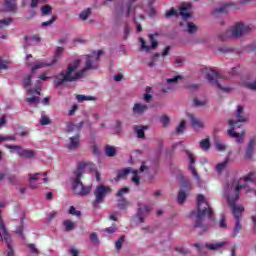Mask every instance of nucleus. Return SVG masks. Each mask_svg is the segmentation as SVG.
Instances as JSON below:
<instances>
[{"instance_id":"nucleus-1","label":"nucleus","mask_w":256,"mask_h":256,"mask_svg":"<svg viewBox=\"0 0 256 256\" xmlns=\"http://www.w3.org/2000/svg\"><path fill=\"white\" fill-rule=\"evenodd\" d=\"M103 55V51L93 52L91 55H85L80 58L74 59L70 62L61 73L55 76L54 83L57 87L63 83H73L78 79H83L91 69L99 67V57Z\"/></svg>"},{"instance_id":"nucleus-59","label":"nucleus","mask_w":256,"mask_h":256,"mask_svg":"<svg viewBox=\"0 0 256 256\" xmlns=\"http://www.w3.org/2000/svg\"><path fill=\"white\" fill-rule=\"evenodd\" d=\"M45 0H31V7L34 9V7H37L39 3H43Z\"/></svg>"},{"instance_id":"nucleus-46","label":"nucleus","mask_w":256,"mask_h":256,"mask_svg":"<svg viewBox=\"0 0 256 256\" xmlns=\"http://www.w3.org/2000/svg\"><path fill=\"white\" fill-rule=\"evenodd\" d=\"M51 77L47 75V72H44L38 76V83L41 84V81H49Z\"/></svg>"},{"instance_id":"nucleus-25","label":"nucleus","mask_w":256,"mask_h":256,"mask_svg":"<svg viewBox=\"0 0 256 256\" xmlns=\"http://www.w3.org/2000/svg\"><path fill=\"white\" fill-rule=\"evenodd\" d=\"M69 143L67 145L68 149H77L79 147V134L69 138Z\"/></svg>"},{"instance_id":"nucleus-12","label":"nucleus","mask_w":256,"mask_h":256,"mask_svg":"<svg viewBox=\"0 0 256 256\" xmlns=\"http://www.w3.org/2000/svg\"><path fill=\"white\" fill-rule=\"evenodd\" d=\"M135 3V0H128V3L122 6H117L116 11L118 15L123 17H129L131 15V6Z\"/></svg>"},{"instance_id":"nucleus-33","label":"nucleus","mask_w":256,"mask_h":256,"mask_svg":"<svg viewBox=\"0 0 256 256\" xmlns=\"http://www.w3.org/2000/svg\"><path fill=\"white\" fill-rule=\"evenodd\" d=\"M63 225L67 231H73V229H75V222L71 220H65Z\"/></svg>"},{"instance_id":"nucleus-57","label":"nucleus","mask_w":256,"mask_h":256,"mask_svg":"<svg viewBox=\"0 0 256 256\" xmlns=\"http://www.w3.org/2000/svg\"><path fill=\"white\" fill-rule=\"evenodd\" d=\"M75 129H77V131H79V127L75 124H71L69 123L67 125V131L70 133L71 131H75Z\"/></svg>"},{"instance_id":"nucleus-44","label":"nucleus","mask_w":256,"mask_h":256,"mask_svg":"<svg viewBox=\"0 0 256 256\" xmlns=\"http://www.w3.org/2000/svg\"><path fill=\"white\" fill-rule=\"evenodd\" d=\"M68 213L70 215H74L75 217H81V211L74 208V206H71L68 210Z\"/></svg>"},{"instance_id":"nucleus-10","label":"nucleus","mask_w":256,"mask_h":256,"mask_svg":"<svg viewBox=\"0 0 256 256\" xmlns=\"http://www.w3.org/2000/svg\"><path fill=\"white\" fill-rule=\"evenodd\" d=\"M41 175L44 177L42 179V182L44 183H49V179L45 177L47 174L46 173H35V174H29V181H30V189H39V185H41Z\"/></svg>"},{"instance_id":"nucleus-48","label":"nucleus","mask_w":256,"mask_h":256,"mask_svg":"<svg viewBox=\"0 0 256 256\" xmlns=\"http://www.w3.org/2000/svg\"><path fill=\"white\" fill-rule=\"evenodd\" d=\"M123 243H125V238L122 236L116 241L115 247L117 251H119L121 247H123Z\"/></svg>"},{"instance_id":"nucleus-30","label":"nucleus","mask_w":256,"mask_h":256,"mask_svg":"<svg viewBox=\"0 0 256 256\" xmlns=\"http://www.w3.org/2000/svg\"><path fill=\"white\" fill-rule=\"evenodd\" d=\"M105 153H106L107 157H115L117 150H115V147L108 145L105 148Z\"/></svg>"},{"instance_id":"nucleus-47","label":"nucleus","mask_w":256,"mask_h":256,"mask_svg":"<svg viewBox=\"0 0 256 256\" xmlns=\"http://www.w3.org/2000/svg\"><path fill=\"white\" fill-rule=\"evenodd\" d=\"M25 40L28 42V43H39V41H41V38H39L37 35L35 36H32V37H26Z\"/></svg>"},{"instance_id":"nucleus-50","label":"nucleus","mask_w":256,"mask_h":256,"mask_svg":"<svg viewBox=\"0 0 256 256\" xmlns=\"http://www.w3.org/2000/svg\"><path fill=\"white\" fill-rule=\"evenodd\" d=\"M3 141H15V136L0 135V143H3Z\"/></svg>"},{"instance_id":"nucleus-21","label":"nucleus","mask_w":256,"mask_h":256,"mask_svg":"<svg viewBox=\"0 0 256 256\" xmlns=\"http://www.w3.org/2000/svg\"><path fill=\"white\" fill-rule=\"evenodd\" d=\"M149 39L151 42V47L145 45V40H143V38H139V42L141 43V49H143V51H151V49H155V47H157V40H155V35L150 34Z\"/></svg>"},{"instance_id":"nucleus-19","label":"nucleus","mask_w":256,"mask_h":256,"mask_svg":"<svg viewBox=\"0 0 256 256\" xmlns=\"http://www.w3.org/2000/svg\"><path fill=\"white\" fill-rule=\"evenodd\" d=\"M187 117L190 120L193 129H203V127H205V123L203 122V120L195 117V115L188 113Z\"/></svg>"},{"instance_id":"nucleus-17","label":"nucleus","mask_w":256,"mask_h":256,"mask_svg":"<svg viewBox=\"0 0 256 256\" xmlns=\"http://www.w3.org/2000/svg\"><path fill=\"white\" fill-rule=\"evenodd\" d=\"M255 149H256V139L252 138L250 139L246 150H245V159H253V155H255Z\"/></svg>"},{"instance_id":"nucleus-5","label":"nucleus","mask_w":256,"mask_h":256,"mask_svg":"<svg viewBox=\"0 0 256 256\" xmlns=\"http://www.w3.org/2000/svg\"><path fill=\"white\" fill-rule=\"evenodd\" d=\"M255 29V26L251 23L236 22L232 25L224 36H220L221 39H239L244 35L251 33Z\"/></svg>"},{"instance_id":"nucleus-28","label":"nucleus","mask_w":256,"mask_h":256,"mask_svg":"<svg viewBox=\"0 0 256 256\" xmlns=\"http://www.w3.org/2000/svg\"><path fill=\"white\" fill-rule=\"evenodd\" d=\"M145 129H147V126H134V131L139 139L145 137Z\"/></svg>"},{"instance_id":"nucleus-8","label":"nucleus","mask_w":256,"mask_h":256,"mask_svg":"<svg viewBox=\"0 0 256 256\" xmlns=\"http://www.w3.org/2000/svg\"><path fill=\"white\" fill-rule=\"evenodd\" d=\"M147 166H145V163H143L140 167V170H133L132 168H125L123 170L118 171L117 178L115 181H119L120 179H125L129 173L132 174L131 181L134 183V185H139L140 183V177L139 173H144V171H147Z\"/></svg>"},{"instance_id":"nucleus-15","label":"nucleus","mask_w":256,"mask_h":256,"mask_svg":"<svg viewBox=\"0 0 256 256\" xmlns=\"http://www.w3.org/2000/svg\"><path fill=\"white\" fill-rule=\"evenodd\" d=\"M55 60H38L32 66V73H35L38 69H44V67H53Z\"/></svg>"},{"instance_id":"nucleus-11","label":"nucleus","mask_w":256,"mask_h":256,"mask_svg":"<svg viewBox=\"0 0 256 256\" xmlns=\"http://www.w3.org/2000/svg\"><path fill=\"white\" fill-rule=\"evenodd\" d=\"M183 79V76H174L173 78H168L166 83L162 87L163 93H167L168 91H173V89L177 88V81Z\"/></svg>"},{"instance_id":"nucleus-42","label":"nucleus","mask_w":256,"mask_h":256,"mask_svg":"<svg viewBox=\"0 0 256 256\" xmlns=\"http://www.w3.org/2000/svg\"><path fill=\"white\" fill-rule=\"evenodd\" d=\"M178 13L177 11L175 10V8H172L170 10H168L165 14V17L167 19H171V17H177Z\"/></svg>"},{"instance_id":"nucleus-31","label":"nucleus","mask_w":256,"mask_h":256,"mask_svg":"<svg viewBox=\"0 0 256 256\" xmlns=\"http://www.w3.org/2000/svg\"><path fill=\"white\" fill-rule=\"evenodd\" d=\"M229 163V158H226L222 163L216 165V171L221 173Z\"/></svg>"},{"instance_id":"nucleus-9","label":"nucleus","mask_w":256,"mask_h":256,"mask_svg":"<svg viewBox=\"0 0 256 256\" xmlns=\"http://www.w3.org/2000/svg\"><path fill=\"white\" fill-rule=\"evenodd\" d=\"M5 148L10 149L11 151H16L17 155H19V157H24V159H34L35 155H37L35 150L23 149V147L19 145L6 144Z\"/></svg>"},{"instance_id":"nucleus-43","label":"nucleus","mask_w":256,"mask_h":256,"mask_svg":"<svg viewBox=\"0 0 256 256\" xmlns=\"http://www.w3.org/2000/svg\"><path fill=\"white\" fill-rule=\"evenodd\" d=\"M228 9H229V4H224V5L216 8L215 13H227Z\"/></svg>"},{"instance_id":"nucleus-61","label":"nucleus","mask_w":256,"mask_h":256,"mask_svg":"<svg viewBox=\"0 0 256 256\" xmlns=\"http://www.w3.org/2000/svg\"><path fill=\"white\" fill-rule=\"evenodd\" d=\"M195 107H203L205 105V101H200L199 99H194Z\"/></svg>"},{"instance_id":"nucleus-4","label":"nucleus","mask_w":256,"mask_h":256,"mask_svg":"<svg viewBox=\"0 0 256 256\" xmlns=\"http://www.w3.org/2000/svg\"><path fill=\"white\" fill-rule=\"evenodd\" d=\"M88 166L89 164L87 162H80L72 178V191L75 195H80V197L89 195L91 189H93V185L84 186L83 182H81V175L85 173V169H87Z\"/></svg>"},{"instance_id":"nucleus-45","label":"nucleus","mask_w":256,"mask_h":256,"mask_svg":"<svg viewBox=\"0 0 256 256\" xmlns=\"http://www.w3.org/2000/svg\"><path fill=\"white\" fill-rule=\"evenodd\" d=\"M16 235H19L21 239H25L23 235V218H21V225L16 229Z\"/></svg>"},{"instance_id":"nucleus-51","label":"nucleus","mask_w":256,"mask_h":256,"mask_svg":"<svg viewBox=\"0 0 256 256\" xmlns=\"http://www.w3.org/2000/svg\"><path fill=\"white\" fill-rule=\"evenodd\" d=\"M31 79H33V74L28 75L27 78L24 79V87H29V85H31Z\"/></svg>"},{"instance_id":"nucleus-34","label":"nucleus","mask_w":256,"mask_h":256,"mask_svg":"<svg viewBox=\"0 0 256 256\" xmlns=\"http://www.w3.org/2000/svg\"><path fill=\"white\" fill-rule=\"evenodd\" d=\"M61 55H63V47H57L54 52V58L52 59V61H55V63H57V61H59V57H61Z\"/></svg>"},{"instance_id":"nucleus-55","label":"nucleus","mask_w":256,"mask_h":256,"mask_svg":"<svg viewBox=\"0 0 256 256\" xmlns=\"http://www.w3.org/2000/svg\"><path fill=\"white\" fill-rule=\"evenodd\" d=\"M160 121H161V123H162V125L164 126V127H167V125H169V117L168 116H162L161 118H160Z\"/></svg>"},{"instance_id":"nucleus-7","label":"nucleus","mask_w":256,"mask_h":256,"mask_svg":"<svg viewBox=\"0 0 256 256\" xmlns=\"http://www.w3.org/2000/svg\"><path fill=\"white\" fill-rule=\"evenodd\" d=\"M203 74L205 75L208 83L210 85H217L218 89H221V91H224V93H229L231 91V87H223L221 85V74H219L217 71L211 69V68H205L203 70Z\"/></svg>"},{"instance_id":"nucleus-16","label":"nucleus","mask_w":256,"mask_h":256,"mask_svg":"<svg viewBox=\"0 0 256 256\" xmlns=\"http://www.w3.org/2000/svg\"><path fill=\"white\" fill-rule=\"evenodd\" d=\"M27 95H32V97H28L26 101L30 103V105H37V103H39V95H41V90L30 89L28 90Z\"/></svg>"},{"instance_id":"nucleus-53","label":"nucleus","mask_w":256,"mask_h":256,"mask_svg":"<svg viewBox=\"0 0 256 256\" xmlns=\"http://www.w3.org/2000/svg\"><path fill=\"white\" fill-rule=\"evenodd\" d=\"M7 256H15V251H13V244H7Z\"/></svg>"},{"instance_id":"nucleus-38","label":"nucleus","mask_w":256,"mask_h":256,"mask_svg":"<svg viewBox=\"0 0 256 256\" xmlns=\"http://www.w3.org/2000/svg\"><path fill=\"white\" fill-rule=\"evenodd\" d=\"M186 125H187V122L185 120H182L181 123L179 124V126L176 129V133L178 135H181V133H183L185 131Z\"/></svg>"},{"instance_id":"nucleus-14","label":"nucleus","mask_w":256,"mask_h":256,"mask_svg":"<svg viewBox=\"0 0 256 256\" xmlns=\"http://www.w3.org/2000/svg\"><path fill=\"white\" fill-rule=\"evenodd\" d=\"M151 211V206L147 204H140L138 207L137 219L139 223H143L145 221V215Z\"/></svg>"},{"instance_id":"nucleus-26","label":"nucleus","mask_w":256,"mask_h":256,"mask_svg":"<svg viewBox=\"0 0 256 256\" xmlns=\"http://www.w3.org/2000/svg\"><path fill=\"white\" fill-rule=\"evenodd\" d=\"M17 10V4L15 3V0H5L4 2V11H16Z\"/></svg>"},{"instance_id":"nucleus-54","label":"nucleus","mask_w":256,"mask_h":256,"mask_svg":"<svg viewBox=\"0 0 256 256\" xmlns=\"http://www.w3.org/2000/svg\"><path fill=\"white\" fill-rule=\"evenodd\" d=\"M216 150L217 151H225V149H227V146H225V144L220 143V142H216Z\"/></svg>"},{"instance_id":"nucleus-22","label":"nucleus","mask_w":256,"mask_h":256,"mask_svg":"<svg viewBox=\"0 0 256 256\" xmlns=\"http://www.w3.org/2000/svg\"><path fill=\"white\" fill-rule=\"evenodd\" d=\"M0 230L2 231V239L5 241L6 245H11V234L7 232V228L5 227V224L3 222L0 223Z\"/></svg>"},{"instance_id":"nucleus-24","label":"nucleus","mask_w":256,"mask_h":256,"mask_svg":"<svg viewBox=\"0 0 256 256\" xmlns=\"http://www.w3.org/2000/svg\"><path fill=\"white\" fill-rule=\"evenodd\" d=\"M227 245V242H213V243H207L205 244V247L209 249L210 251H217L219 249H222V247H225Z\"/></svg>"},{"instance_id":"nucleus-18","label":"nucleus","mask_w":256,"mask_h":256,"mask_svg":"<svg viewBox=\"0 0 256 256\" xmlns=\"http://www.w3.org/2000/svg\"><path fill=\"white\" fill-rule=\"evenodd\" d=\"M191 3H183L180 7V16L184 21H187V19L191 18V9H192Z\"/></svg>"},{"instance_id":"nucleus-60","label":"nucleus","mask_w":256,"mask_h":256,"mask_svg":"<svg viewBox=\"0 0 256 256\" xmlns=\"http://www.w3.org/2000/svg\"><path fill=\"white\" fill-rule=\"evenodd\" d=\"M4 125H7V116H2L0 119V129H3Z\"/></svg>"},{"instance_id":"nucleus-62","label":"nucleus","mask_w":256,"mask_h":256,"mask_svg":"<svg viewBox=\"0 0 256 256\" xmlns=\"http://www.w3.org/2000/svg\"><path fill=\"white\" fill-rule=\"evenodd\" d=\"M28 247L31 253H36V254L39 253V250H37V247H35V244H29Z\"/></svg>"},{"instance_id":"nucleus-58","label":"nucleus","mask_w":256,"mask_h":256,"mask_svg":"<svg viewBox=\"0 0 256 256\" xmlns=\"http://www.w3.org/2000/svg\"><path fill=\"white\" fill-rule=\"evenodd\" d=\"M245 86L252 91H256V80L253 83H247Z\"/></svg>"},{"instance_id":"nucleus-39","label":"nucleus","mask_w":256,"mask_h":256,"mask_svg":"<svg viewBox=\"0 0 256 256\" xmlns=\"http://www.w3.org/2000/svg\"><path fill=\"white\" fill-rule=\"evenodd\" d=\"M51 123V119H49V116L42 113L41 119H40V125H49Z\"/></svg>"},{"instance_id":"nucleus-32","label":"nucleus","mask_w":256,"mask_h":256,"mask_svg":"<svg viewBox=\"0 0 256 256\" xmlns=\"http://www.w3.org/2000/svg\"><path fill=\"white\" fill-rule=\"evenodd\" d=\"M89 15H91V8H87L86 10H83L79 17L82 21H87L89 19Z\"/></svg>"},{"instance_id":"nucleus-27","label":"nucleus","mask_w":256,"mask_h":256,"mask_svg":"<svg viewBox=\"0 0 256 256\" xmlns=\"http://www.w3.org/2000/svg\"><path fill=\"white\" fill-rule=\"evenodd\" d=\"M187 27V32L188 33H195L197 31V26H195L193 23L191 22H180V27Z\"/></svg>"},{"instance_id":"nucleus-63","label":"nucleus","mask_w":256,"mask_h":256,"mask_svg":"<svg viewBox=\"0 0 256 256\" xmlns=\"http://www.w3.org/2000/svg\"><path fill=\"white\" fill-rule=\"evenodd\" d=\"M106 233H115V226H111L105 229Z\"/></svg>"},{"instance_id":"nucleus-35","label":"nucleus","mask_w":256,"mask_h":256,"mask_svg":"<svg viewBox=\"0 0 256 256\" xmlns=\"http://www.w3.org/2000/svg\"><path fill=\"white\" fill-rule=\"evenodd\" d=\"M185 199H187V192L181 189L178 193V203L180 204L185 203Z\"/></svg>"},{"instance_id":"nucleus-36","label":"nucleus","mask_w":256,"mask_h":256,"mask_svg":"<svg viewBox=\"0 0 256 256\" xmlns=\"http://www.w3.org/2000/svg\"><path fill=\"white\" fill-rule=\"evenodd\" d=\"M5 69H9V61L5 60L2 56H0V71Z\"/></svg>"},{"instance_id":"nucleus-49","label":"nucleus","mask_w":256,"mask_h":256,"mask_svg":"<svg viewBox=\"0 0 256 256\" xmlns=\"http://www.w3.org/2000/svg\"><path fill=\"white\" fill-rule=\"evenodd\" d=\"M151 87L146 88V94H144V101H146V103H149V101H151Z\"/></svg>"},{"instance_id":"nucleus-13","label":"nucleus","mask_w":256,"mask_h":256,"mask_svg":"<svg viewBox=\"0 0 256 256\" xmlns=\"http://www.w3.org/2000/svg\"><path fill=\"white\" fill-rule=\"evenodd\" d=\"M188 159H189V166L188 169L189 171H191L192 176L194 177V179H196L197 184L201 185V178L199 177V174L197 173V170L195 169V158L193 157V154L188 153Z\"/></svg>"},{"instance_id":"nucleus-2","label":"nucleus","mask_w":256,"mask_h":256,"mask_svg":"<svg viewBox=\"0 0 256 256\" xmlns=\"http://www.w3.org/2000/svg\"><path fill=\"white\" fill-rule=\"evenodd\" d=\"M235 119L236 120L228 121V125L231 129L227 131V134L229 137L236 139V143H243V139H245V130L242 129L239 131V129H241L239 123H247V121H249V117L243 112V106H237Z\"/></svg>"},{"instance_id":"nucleus-29","label":"nucleus","mask_w":256,"mask_h":256,"mask_svg":"<svg viewBox=\"0 0 256 256\" xmlns=\"http://www.w3.org/2000/svg\"><path fill=\"white\" fill-rule=\"evenodd\" d=\"M76 99L78 103H83V101H95L96 98L94 96L77 95Z\"/></svg>"},{"instance_id":"nucleus-6","label":"nucleus","mask_w":256,"mask_h":256,"mask_svg":"<svg viewBox=\"0 0 256 256\" xmlns=\"http://www.w3.org/2000/svg\"><path fill=\"white\" fill-rule=\"evenodd\" d=\"M113 189L111 186L100 184L94 190V200L92 201V206L94 209H99L101 203H105V198L107 195H111Z\"/></svg>"},{"instance_id":"nucleus-41","label":"nucleus","mask_w":256,"mask_h":256,"mask_svg":"<svg viewBox=\"0 0 256 256\" xmlns=\"http://www.w3.org/2000/svg\"><path fill=\"white\" fill-rule=\"evenodd\" d=\"M13 23V19L11 18H4L0 20V27H9Z\"/></svg>"},{"instance_id":"nucleus-64","label":"nucleus","mask_w":256,"mask_h":256,"mask_svg":"<svg viewBox=\"0 0 256 256\" xmlns=\"http://www.w3.org/2000/svg\"><path fill=\"white\" fill-rule=\"evenodd\" d=\"M70 253L72 256H79V250L75 249V248H72L70 250Z\"/></svg>"},{"instance_id":"nucleus-40","label":"nucleus","mask_w":256,"mask_h":256,"mask_svg":"<svg viewBox=\"0 0 256 256\" xmlns=\"http://www.w3.org/2000/svg\"><path fill=\"white\" fill-rule=\"evenodd\" d=\"M200 147L204 151H208V149L211 147V144L209 143V139H204L200 142Z\"/></svg>"},{"instance_id":"nucleus-23","label":"nucleus","mask_w":256,"mask_h":256,"mask_svg":"<svg viewBox=\"0 0 256 256\" xmlns=\"http://www.w3.org/2000/svg\"><path fill=\"white\" fill-rule=\"evenodd\" d=\"M148 109H149V106H147V104L136 103L134 104V107H133V113L135 115H143V113H145Z\"/></svg>"},{"instance_id":"nucleus-52","label":"nucleus","mask_w":256,"mask_h":256,"mask_svg":"<svg viewBox=\"0 0 256 256\" xmlns=\"http://www.w3.org/2000/svg\"><path fill=\"white\" fill-rule=\"evenodd\" d=\"M90 239L94 245H99V238L97 237V233H92L90 235Z\"/></svg>"},{"instance_id":"nucleus-20","label":"nucleus","mask_w":256,"mask_h":256,"mask_svg":"<svg viewBox=\"0 0 256 256\" xmlns=\"http://www.w3.org/2000/svg\"><path fill=\"white\" fill-rule=\"evenodd\" d=\"M127 193H129V188H122L118 191L117 197H120V199L118 200L119 209H125V207H127V200L123 198V196L127 195Z\"/></svg>"},{"instance_id":"nucleus-37","label":"nucleus","mask_w":256,"mask_h":256,"mask_svg":"<svg viewBox=\"0 0 256 256\" xmlns=\"http://www.w3.org/2000/svg\"><path fill=\"white\" fill-rule=\"evenodd\" d=\"M52 11H53V8H51V6L49 5H44L41 7L42 15H51Z\"/></svg>"},{"instance_id":"nucleus-56","label":"nucleus","mask_w":256,"mask_h":256,"mask_svg":"<svg viewBox=\"0 0 256 256\" xmlns=\"http://www.w3.org/2000/svg\"><path fill=\"white\" fill-rule=\"evenodd\" d=\"M55 16H53L49 21L43 22L42 27H49V25H53L55 23Z\"/></svg>"},{"instance_id":"nucleus-3","label":"nucleus","mask_w":256,"mask_h":256,"mask_svg":"<svg viewBox=\"0 0 256 256\" xmlns=\"http://www.w3.org/2000/svg\"><path fill=\"white\" fill-rule=\"evenodd\" d=\"M197 207L198 210L192 211L189 218L195 222L194 227H201V223H203L205 215L211 218L213 216V210L211 209L207 198L201 194L197 196Z\"/></svg>"}]
</instances>
